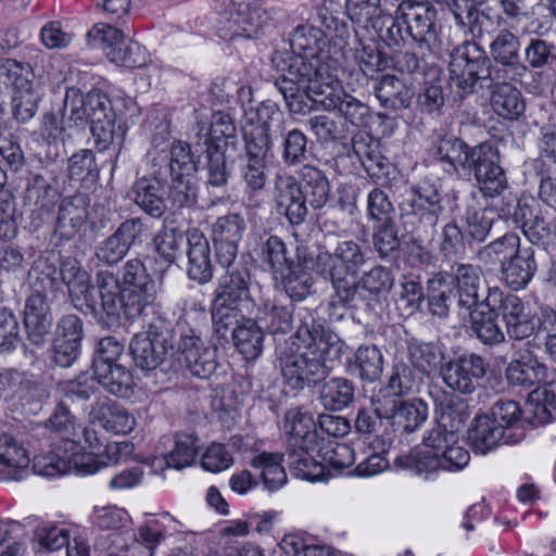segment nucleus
<instances>
[{"mask_svg":"<svg viewBox=\"0 0 556 556\" xmlns=\"http://www.w3.org/2000/svg\"><path fill=\"white\" fill-rule=\"evenodd\" d=\"M271 63L279 73L276 86L292 114L306 115L321 105L325 86L336 83L329 65L318 59L308 62L296 54L275 52Z\"/></svg>","mask_w":556,"mask_h":556,"instance_id":"nucleus-1","label":"nucleus"},{"mask_svg":"<svg viewBox=\"0 0 556 556\" xmlns=\"http://www.w3.org/2000/svg\"><path fill=\"white\" fill-rule=\"evenodd\" d=\"M299 261L307 268L331 281L336 301L366 263L363 248L354 240L339 241L332 251L319 248L315 254H304L298 249Z\"/></svg>","mask_w":556,"mask_h":556,"instance_id":"nucleus-2","label":"nucleus"},{"mask_svg":"<svg viewBox=\"0 0 556 556\" xmlns=\"http://www.w3.org/2000/svg\"><path fill=\"white\" fill-rule=\"evenodd\" d=\"M102 312L110 325L118 324L122 315L136 320L153 312L156 298L155 286L141 289H121L119 280L113 271L100 270L96 275Z\"/></svg>","mask_w":556,"mask_h":556,"instance_id":"nucleus-3","label":"nucleus"},{"mask_svg":"<svg viewBox=\"0 0 556 556\" xmlns=\"http://www.w3.org/2000/svg\"><path fill=\"white\" fill-rule=\"evenodd\" d=\"M296 337L307 344V351L281 354L282 377L292 389L316 386L328 377L331 369L324 358L327 343L323 340L317 342L307 325L299 327Z\"/></svg>","mask_w":556,"mask_h":556,"instance_id":"nucleus-4","label":"nucleus"},{"mask_svg":"<svg viewBox=\"0 0 556 556\" xmlns=\"http://www.w3.org/2000/svg\"><path fill=\"white\" fill-rule=\"evenodd\" d=\"M450 56L451 88L460 98L472 94L479 80L494 81L491 60L476 42L464 41Z\"/></svg>","mask_w":556,"mask_h":556,"instance_id":"nucleus-5","label":"nucleus"},{"mask_svg":"<svg viewBox=\"0 0 556 556\" xmlns=\"http://www.w3.org/2000/svg\"><path fill=\"white\" fill-rule=\"evenodd\" d=\"M175 337V329L169 320L154 317L148 330L135 334L129 343L136 367L153 370L163 365L173 353Z\"/></svg>","mask_w":556,"mask_h":556,"instance_id":"nucleus-6","label":"nucleus"},{"mask_svg":"<svg viewBox=\"0 0 556 556\" xmlns=\"http://www.w3.org/2000/svg\"><path fill=\"white\" fill-rule=\"evenodd\" d=\"M399 18L406 26L412 45L422 56L439 55L442 39L435 24L437 10L428 2L403 0L399 4Z\"/></svg>","mask_w":556,"mask_h":556,"instance_id":"nucleus-7","label":"nucleus"},{"mask_svg":"<svg viewBox=\"0 0 556 556\" xmlns=\"http://www.w3.org/2000/svg\"><path fill=\"white\" fill-rule=\"evenodd\" d=\"M393 283L391 269L376 265L364 271L358 280L351 281L340 296L330 302L329 306L334 308L337 305H341L355 311L372 309L379 304L380 296L391 290Z\"/></svg>","mask_w":556,"mask_h":556,"instance_id":"nucleus-8","label":"nucleus"},{"mask_svg":"<svg viewBox=\"0 0 556 556\" xmlns=\"http://www.w3.org/2000/svg\"><path fill=\"white\" fill-rule=\"evenodd\" d=\"M164 536L162 525L151 519L140 526L137 533L115 531L98 536L96 547L105 556H153Z\"/></svg>","mask_w":556,"mask_h":556,"instance_id":"nucleus-9","label":"nucleus"},{"mask_svg":"<svg viewBox=\"0 0 556 556\" xmlns=\"http://www.w3.org/2000/svg\"><path fill=\"white\" fill-rule=\"evenodd\" d=\"M85 101L97 149L105 151L112 147L118 150L124 140L125 129L115 124V113L109 97L100 90H91L85 96Z\"/></svg>","mask_w":556,"mask_h":556,"instance_id":"nucleus-10","label":"nucleus"},{"mask_svg":"<svg viewBox=\"0 0 556 556\" xmlns=\"http://www.w3.org/2000/svg\"><path fill=\"white\" fill-rule=\"evenodd\" d=\"M471 173L484 197H500L508 188L505 170L500 164L498 150L489 142L473 147L471 163L465 175Z\"/></svg>","mask_w":556,"mask_h":556,"instance_id":"nucleus-11","label":"nucleus"},{"mask_svg":"<svg viewBox=\"0 0 556 556\" xmlns=\"http://www.w3.org/2000/svg\"><path fill=\"white\" fill-rule=\"evenodd\" d=\"M489 364L475 353H465L443 364L440 369L444 383L462 394H471L484 378Z\"/></svg>","mask_w":556,"mask_h":556,"instance_id":"nucleus-12","label":"nucleus"},{"mask_svg":"<svg viewBox=\"0 0 556 556\" xmlns=\"http://www.w3.org/2000/svg\"><path fill=\"white\" fill-rule=\"evenodd\" d=\"M456 288L455 296L459 307L466 311L484 308V300L491 288L485 285L481 269L472 264L454 262L445 273Z\"/></svg>","mask_w":556,"mask_h":556,"instance_id":"nucleus-13","label":"nucleus"},{"mask_svg":"<svg viewBox=\"0 0 556 556\" xmlns=\"http://www.w3.org/2000/svg\"><path fill=\"white\" fill-rule=\"evenodd\" d=\"M190 139L197 152L203 149L236 152L238 147L237 128L231 117L223 112L213 114L210 125L198 122Z\"/></svg>","mask_w":556,"mask_h":556,"instance_id":"nucleus-14","label":"nucleus"},{"mask_svg":"<svg viewBox=\"0 0 556 556\" xmlns=\"http://www.w3.org/2000/svg\"><path fill=\"white\" fill-rule=\"evenodd\" d=\"M520 41L507 29L497 33L490 45V53L496 65L493 67V80H518L526 75V65L519 60Z\"/></svg>","mask_w":556,"mask_h":556,"instance_id":"nucleus-15","label":"nucleus"},{"mask_svg":"<svg viewBox=\"0 0 556 556\" xmlns=\"http://www.w3.org/2000/svg\"><path fill=\"white\" fill-rule=\"evenodd\" d=\"M143 230L144 225L140 217L124 220L112 235L97 244L96 258L108 266L118 264L130 248L140 240Z\"/></svg>","mask_w":556,"mask_h":556,"instance_id":"nucleus-16","label":"nucleus"},{"mask_svg":"<svg viewBox=\"0 0 556 556\" xmlns=\"http://www.w3.org/2000/svg\"><path fill=\"white\" fill-rule=\"evenodd\" d=\"M225 273L219 276L213 300L241 307L251 301V273L247 264L235 258L228 265H219Z\"/></svg>","mask_w":556,"mask_h":556,"instance_id":"nucleus-17","label":"nucleus"},{"mask_svg":"<svg viewBox=\"0 0 556 556\" xmlns=\"http://www.w3.org/2000/svg\"><path fill=\"white\" fill-rule=\"evenodd\" d=\"M305 198L295 176L288 173L276 175L274 199L278 211L283 213L292 225H301L307 217L309 204Z\"/></svg>","mask_w":556,"mask_h":556,"instance_id":"nucleus-18","label":"nucleus"},{"mask_svg":"<svg viewBox=\"0 0 556 556\" xmlns=\"http://www.w3.org/2000/svg\"><path fill=\"white\" fill-rule=\"evenodd\" d=\"M245 230L244 218L231 213L217 218L213 226V243L218 265H228L238 257V243Z\"/></svg>","mask_w":556,"mask_h":556,"instance_id":"nucleus-19","label":"nucleus"},{"mask_svg":"<svg viewBox=\"0 0 556 556\" xmlns=\"http://www.w3.org/2000/svg\"><path fill=\"white\" fill-rule=\"evenodd\" d=\"M431 151L435 160L450 167L447 172L459 176L468 172L473 155V147H468L463 139L445 130L434 135Z\"/></svg>","mask_w":556,"mask_h":556,"instance_id":"nucleus-20","label":"nucleus"},{"mask_svg":"<svg viewBox=\"0 0 556 556\" xmlns=\"http://www.w3.org/2000/svg\"><path fill=\"white\" fill-rule=\"evenodd\" d=\"M97 463L94 453L77 455L75 451H70V447L64 446V455L51 452L50 454L35 456L33 470L39 476L56 477L67 472L71 465H74L84 473H94L100 468Z\"/></svg>","mask_w":556,"mask_h":556,"instance_id":"nucleus-21","label":"nucleus"},{"mask_svg":"<svg viewBox=\"0 0 556 556\" xmlns=\"http://www.w3.org/2000/svg\"><path fill=\"white\" fill-rule=\"evenodd\" d=\"M387 402L382 412L389 414L392 432L413 433L427 420L428 406L421 400L403 401L386 393Z\"/></svg>","mask_w":556,"mask_h":556,"instance_id":"nucleus-22","label":"nucleus"},{"mask_svg":"<svg viewBox=\"0 0 556 556\" xmlns=\"http://www.w3.org/2000/svg\"><path fill=\"white\" fill-rule=\"evenodd\" d=\"M88 416L91 424L114 434H128L137 425L132 413L108 397L98 399L91 405Z\"/></svg>","mask_w":556,"mask_h":556,"instance_id":"nucleus-23","label":"nucleus"},{"mask_svg":"<svg viewBox=\"0 0 556 556\" xmlns=\"http://www.w3.org/2000/svg\"><path fill=\"white\" fill-rule=\"evenodd\" d=\"M505 377L513 386L530 388L546 382L551 371L530 350H519L507 365Z\"/></svg>","mask_w":556,"mask_h":556,"instance_id":"nucleus-24","label":"nucleus"},{"mask_svg":"<svg viewBox=\"0 0 556 556\" xmlns=\"http://www.w3.org/2000/svg\"><path fill=\"white\" fill-rule=\"evenodd\" d=\"M181 351L187 369L192 376L207 379L217 368L216 349L193 334L181 336Z\"/></svg>","mask_w":556,"mask_h":556,"instance_id":"nucleus-25","label":"nucleus"},{"mask_svg":"<svg viewBox=\"0 0 556 556\" xmlns=\"http://www.w3.org/2000/svg\"><path fill=\"white\" fill-rule=\"evenodd\" d=\"M325 97H323L321 106L326 111H338L345 121L352 125L362 127L367 124L369 118V106L358 99L341 90L339 81L325 86Z\"/></svg>","mask_w":556,"mask_h":556,"instance_id":"nucleus-26","label":"nucleus"},{"mask_svg":"<svg viewBox=\"0 0 556 556\" xmlns=\"http://www.w3.org/2000/svg\"><path fill=\"white\" fill-rule=\"evenodd\" d=\"M187 275L189 279L205 285L213 278L211 249L206 237L197 228L187 232Z\"/></svg>","mask_w":556,"mask_h":556,"instance_id":"nucleus-27","label":"nucleus"},{"mask_svg":"<svg viewBox=\"0 0 556 556\" xmlns=\"http://www.w3.org/2000/svg\"><path fill=\"white\" fill-rule=\"evenodd\" d=\"M30 463L28 451L15 437L0 434V477L2 480L20 481Z\"/></svg>","mask_w":556,"mask_h":556,"instance_id":"nucleus-28","label":"nucleus"},{"mask_svg":"<svg viewBox=\"0 0 556 556\" xmlns=\"http://www.w3.org/2000/svg\"><path fill=\"white\" fill-rule=\"evenodd\" d=\"M52 313L46 294L31 293L24 308V325L28 340L41 345L52 326Z\"/></svg>","mask_w":556,"mask_h":556,"instance_id":"nucleus-29","label":"nucleus"},{"mask_svg":"<svg viewBox=\"0 0 556 556\" xmlns=\"http://www.w3.org/2000/svg\"><path fill=\"white\" fill-rule=\"evenodd\" d=\"M424 444L443 457L442 462L452 463L464 469L469 460V452L459 444L458 434L453 430L434 426L424 439Z\"/></svg>","mask_w":556,"mask_h":556,"instance_id":"nucleus-30","label":"nucleus"},{"mask_svg":"<svg viewBox=\"0 0 556 556\" xmlns=\"http://www.w3.org/2000/svg\"><path fill=\"white\" fill-rule=\"evenodd\" d=\"M294 309L292 302L282 303L277 299H262L256 306L255 318L268 332L285 334L293 328Z\"/></svg>","mask_w":556,"mask_h":556,"instance_id":"nucleus-31","label":"nucleus"},{"mask_svg":"<svg viewBox=\"0 0 556 556\" xmlns=\"http://www.w3.org/2000/svg\"><path fill=\"white\" fill-rule=\"evenodd\" d=\"M387 402L386 393L380 391L371 396L370 407H362L357 410L354 428L356 432L377 438H389L391 434L389 414L382 412Z\"/></svg>","mask_w":556,"mask_h":556,"instance_id":"nucleus-32","label":"nucleus"},{"mask_svg":"<svg viewBox=\"0 0 556 556\" xmlns=\"http://www.w3.org/2000/svg\"><path fill=\"white\" fill-rule=\"evenodd\" d=\"M60 276L73 302L84 301L92 311L96 309L90 275L81 268L76 258L67 257L62 261Z\"/></svg>","mask_w":556,"mask_h":556,"instance_id":"nucleus-33","label":"nucleus"},{"mask_svg":"<svg viewBox=\"0 0 556 556\" xmlns=\"http://www.w3.org/2000/svg\"><path fill=\"white\" fill-rule=\"evenodd\" d=\"M298 186L313 210H321L329 201L331 186L326 173L305 164L296 172Z\"/></svg>","mask_w":556,"mask_h":556,"instance_id":"nucleus-34","label":"nucleus"},{"mask_svg":"<svg viewBox=\"0 0 556 556\" xmlns=\"http://www.w3.org/2000/svg\"><path fill=\"white\" fill-rule=\"evenodd\" d=\"M254 252L261 267L271 273L276 279H278V276L287 275L294 264L286 243L278 236H269L261 240Z\"/></svg>","mask_w":556,"mask_h":556,"instance_id":"nucleus-35","label":"nucleus"},{"mask_svg":"<svg viewBox=\"0 0 556 556\" xmlns=\"http://www.w3.org/2000/svg\"><path fill=\"white\" fill-rule=\"evenodd\" d=\"M285 430L288 437L287 446L305 445L306 448H313L317 443H321L313 416L299 407L290 408L286 413Z\"/></svg>","mask_w":556,"mask_h":556,"instance_id":"nucleus-36","label":"nucleus"},{"mask_svg":"<svg viewBox=\"0 0 556 556\" xmlns=\"http://www.w3.org/2000/svg\"><path fill=\"white\" fill-rule=\"evenodd\" d=\"M135 203L148 215L160 218L166 212L164 184L157 177H141L131 187Z\"/></svg>","mask_w":556,"mask_h":556,"instance_id":"nucleus-37","label":"nucleus"},{"mask_svg":"<svg viewBox=\"0 0 556 556\" xmlns=\"http://www.w3.org/2000/svg\"><path fill=\"white\" fill-rule=\"evenodd\" d=\"M87 197L81 193L62 200L55 227L61 238L71 239L79 231L87 218Z\"/></svg>","mask_w":556,"mask_h":556,"instance_id":"nucleus-38","label":"nucleus"},{"mask_svg":"<svg viewBox=\"0 0 556 556\" xmlns=\"http://www.w3.org/2000/svg\"><path fill=\"white\" fill-rule=\"evenodd\" d=\"M508 80L490 81V87L493 86L491 106L498 116L514 121L525 113L526 103L521 91L509 84Z\"/></svg>","mask_w":556,"mask_h":556,"instance_id":"nucleus-39","label":"nucleus"},{"mask_svg":"<svg viewBox=\"0 0 556 556\" xmlns=\"http://www.w3.org/2000/svg\"><path fill=\"white\" fill-rule=\"evenodd\" d=\"M521 414L518 403L511 400H500L491 409L489 418L505 430L506 442L508 444L519 443L526 437V428Z\"/></svg>","mask_w":556,"mask_h":556,"instance_id":"nucleus-40","label":"nucleus"},{"mask_svg":"<svg viewBox=\"0 0 556 556\" xmlns=\"http://www.w3.org/2000/svg\"><path fill=\"white\" fill-rule=\"evenodd\" d=\"M468 442L476 453L486 454L506 442L505 430L493 422L489 415L477 416L468 430Z\"/></svg>","mask_w":556,"mask_h":556,"instance_id":"nucleus-41","label":"nucleus"},{"mask_svg":"<svg viewBox=\"0 0 556 556\" xmlns=\"http://www.w3.org/2000/svg\"><path fill=\"white\" fill-rule=\"evenodd\" d=\"M535 250L532 247L522 248L502 268L503 279L513 290H522L532 280L536 271Z\"/></svg>","mask_w":556,"mask_h":556,"instance_id":"nucleus-42","label":"nucleus"},{"mask_svg":"<svg viewBox=\"0 0 556 556\" xmlns=\"http://www.w3.org/2000/svg\"><path fill=\"white\" fill-rule=\"evenodd\" d=\"M321 443H317L313 448H306L305 445L287 446V462L290 471L302 480L317 481L324 472V467L315 459L314 453L321 456Z\"/></svg>","mask_w":556,"mask_h":556,"instance_id":"nucleus-43","label":"nucleus"},{"mask_svg":"<svg viewBox=\"0 0 556 556\" xmlns=\"http://www.w3.org/2000/svg\"><path fill=\"white\" fill-rule=\"evenodd\" d=\"M531 393L530 414L527 420L533 426H545L556 418V380L548 378Z\"/></svg>","mask_w":556,"mask_h":556,"instance_id":"nucleus-44","label":"nucleus"},{"mask_svg":"<svg viewBox=\"0 0 556 556\" xmlns=\"http://www.w3.org/2000/svg\"><path fill=\"white\" fill-rule=\"evenodd\" d=\"M400 220L403 229L413 236L421 239L422 236L431 235L437 227L439 214L418 206L417 204L402 201L399 204Z\"/></svg>","mask_w":556,"mask_h":556,"instance_id":"nucleus-45","label":"nucleus"},{"mask_svg":"<svg viewBox=\"0 0 556 556\" xmlns=\"http://www.w3.org/2000/svg\"><path fill=\"white\" fill-rule=\"evenodd\" d=\"M443 457L434 453L433 451H413L407 455L396 457L395 465L403 469H409L415 475H425L428 478L429 475L437 472L438 470L445 471H458L462 470L458 466L452 463L445 464L442 462Z\"/></svg>","mask_w":556,"mask_h":556,"instance_id":"nucleus-46","label":"nucleus"},{"mask_svg":"<svg viewBox=\"0 0 556 556\" xmlns=\"http://www.w3.org/2000/svg\"><path fill=\"white\" fill-rule=\"evenodd\" d=\"M380 104L393 111L409 106L414 97L413 89L393 75H383L375 87Z\"/></svg>","mask_w":556,"mask_h":556,"instance_id":"nucleus-47","label":"nucleus"},{"mask_svg":"<svg viewBox=\"0 0 556 556\" xmlns=\"http://www.w3.org/2000/svg\"><path fill=\"white\" fill-rule=\"evenodd\" d=\"M251 4L248 2H233L236 9L230 13L228 21L231 39L235 37L253 38L265 26L266 18L262 16L256 8H252Z\"/></svg>","mask_w":556,"mask_h":556,"instance_id":"nucleus-48","label":"nucleus"},{"mask_svg":"<svg viewBox=\"0 0 556 556\" xmlns=\"http://www.w3.org/2000/svg\"><path fill=\"white\" fill-rule=\"evenodd\" d=\"M264 332L258 321L243 318L232 332V342L245 359H256L263 351Z\"/></svg>","mask_w":556,"mask_h":556,"instance_id":"nucleus-49","label":"nucleus"},{"mask_svg":"<svg viewBox=\"0 0 556 556\" xmlns=\"http://www.w3.org/2000/svg\"><path fill=\"white\" fill-rule=\"evenodd\" d=\"M353 150L372 181L377 185L384 184L389 178L391 163L380 153L378 144L372 140L368 144L355 141Z\"/></svg>","mask_w":556,"mask_h":556,"instance_id":"nucleus-50","label":"nucleus"},{"mask_svg":"<svg viewBox=\"0 0 556 556\" xmlns=\"http://www.w3.org/2000/svg\"><path fill=\"white\" fill-rule=\"evenodd\" d=\"M93 374L98 383L112 395L125 399L132 394V375L124 365H101Z\"/></svg>","mask_w":556,"mask_h":556,"instance_id":"nucleus-51","label":"nucleus"},{"mask_svg":"<svg viewBox=\"0 0 556 556\" xmlns=\"http://www.w3.org/2000/svg\"><path fill=\"white\" fill-rule=\"evenodd\" d=\"M523 65L529 68L552 71L556 68V45L541 37L530 38L523 49Z\"/></svg>","mask_w":556,"mask_h":556,"instance_id":"nucleus-52","label":"nucleus"},{"mask_svg":"<svg viewBox=\"0 0 556 556\" xmlns=\"http://www.w3.org/2000/svg\"><path fill=\"white\" fill-rule=\"evenodd\" d=\"M520 240L515 233H506L494 240L488 245L481 248L477 253V258L484 265L507 264L514 256L520 252Z\"/></svg>","mask_w":556,"mask_h":556,"instance_id":"nucleus-53","label":"nucleus"},{"mask_svg":"<svg viewBox=\"0 0 556 556\" xmlns=\"http://www.w3.org/2000/svg\"><path fill=\"white\" fill-rule=\"evenodd\" d=\"M282 459L283 455L280 453L263 452L255 455L250 463L253 468L261 470L263 483L269 491H276L287 482Z\"/></svg>","mask_w":556,"mask_h":556,"instance_id":"nucleus-54","label":"nucleus"},{"mask_svg":"<svg viewBox=\"0 0 556 556\" xmlns=\"http://www.w3.org/2000/svg\"><path fill=\"white\" fill-rule=\"evenodd\" d=\"M352 368L363 381H377L383 371V356L374 344L361 345L354 353Z\"/></svg>","mask_w":556,"mask_h":556,"instance_id":"nucleus-55","label":"nucleus"},{"mask_svg":"<svg viewBox=\"0 0 556 556\" xmlns=\"http://www.w3.org/2000/svg\"><path fill=\"white\" fill-rule=\"evenodd\" d=\"M46 427L61 435L64 446L76 452L80 443V433L76 419L66 405L60 403L55 406L53 414L46 421Z\"/></svg>","mask_w":556,"mask_h":556,"instance_id":"nucleus-56","label":"nucleus"},{"mask_svg":"<svg viewBox=\"0 0 556 556\" xmlns=\"http://www.w3.org/2000/svg\"><path fill=\"white\" fill-rule=\"evenodd\" d=\"M319 400L327 410H340L354 400V386L346 378H333L321 387Z\"/></svg>","mask_w":556,"mask_h":556,"instance_id":"nucleus-57","label":"nucleus"},{"mask_svg":"<svg viewBox=\"0 0 556 556\" xmlns=\"http://www.w3.org/2000/svg\"><path fill=\"white\" fill-rule=\"evenodd\" d=\"M321 36L323 31L320 29L309 25H300L290 35L291 51L286 50L285 52L305 58L308 62L312 59H318L324 62L320 55L317 54L319 49L318 41Z\"/></svg>","mask_w":556,"mask_h":556,"instance_id":"nucleus-58","label":"nucleus"},{"mask_svg":"<svg viewBox=\"0 0 556 556\" xmlns=\"http://www.w3.org/2000/svg\"><path fill=\"white\" fill-rule=\"evenodd\" d=\"M407 356L412 366L422 375H429L442 361V353L438 346L417 339L408 341Z\"/></svg>","mask_w":556,"mask_h":556,"instance_id":"nucleus-59","label":"nucleus"},{"mask_svg":"<svg viewBox=\"0 0 556 556\" xmlns=\"http://www.w3.org/2000/svg\"><path fill=\"white\" fill-rule=\"evenodd\" d=\"M469 313L471 330L482 343L494 345L504 342L505 334L496 323L495 312L475 308Z\"/></svg>","mask_w":556,"mask_h":556,"instance_id":"nucleus-60","label":"nucleus"},{"mask_svg":"<svg viewBox=\"0 0 556 556\" xmlns=\"http://www.w3.org/2000/svg\"><path fill=\"white\" fill-rule=\"evenodd\" d=\"M281 136L282 163L288 167H294L304 163L308 159L309 153L307 136L298 128L290 129Z\"/></svg>","mask_w":556,"mask_h":556,"instance_id":"nucleus-61","label":"nucleus"},{"mask_svg":"<svg viewBox=\"0 0 556 556\" xmlns=\"http://www.w3.org/2000/svg\"><path fill=\"white\" fill-rule=\"evenodd\" d=\"M455 295L451 283H447L442 273L428 281L429 312L439 318H445L450 313Z\"/></svg>","mask_w":556,"mask_h":556,"instance_id":"nucleus-62","label":"nucleus"},{"mask_svg":"<svg viewBox=\"0 0 556 556\" xmlns=\"http://www.w3.org/2000/svg\"><path fill=\"white\" fill-rule=\"evenodd\" d=\"M198 438L192 433H178L174 448L164 456L167 467L180 470L190 466L198 454Z\"/></svg>","mask_w":556,"mask_h":556,"instance_id":"nucleus-63","label":"nucleus"},{"mask_svg":"<svg viewBox=\"0 0 556 556\" xmlns=\"http://www.w3.org/2000/svg\"><path fill=\"white\" fill-rule=\"evenodd\" d=\"M484 305L485 308L501 315L503 321L511 319L514 316L529 309L519 296L510 293L504 294L497 287L489 290Z\"/></svg>","mask_w":556,"mask_h":556,"instance_id":"nucleus-64","label":"nucleus"}]
</instances>
